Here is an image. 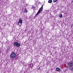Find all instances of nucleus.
I'll return each mask as SVG.
<instances>
[{
	"label": "nucleus",
	"mask_w": 73,
	"mask_h": 73,
	"mask_svg": "<svg viewBox=\"0 0 73 73\" xmlns=\"http://www.w3.org/2000/svg\"><path fill=\"white\" fill-rule=\"evenodd\" d=\"M16 53L14 52H13L10 55V58H15V57H16Z\"/></svg>",
	"instance_id": "obj_1"
},
{
	"label": "nucleus",
	"mask_w": 73,
	"mask_h": 73,
	"mask_svg": "<svg viewBox=\"0 0 73 73\" xmlns=\"http://www.w3.org/2000/svg\"><path fill=\"white\" fill-rule=\"evenodd\" d=\"M13 45L14 46H16L17 47H19V46H20V44L19 43L17 42H15L13 43Z\"/></svg>",
	"instance_id": "obj_2"
},
{
	"label": "nucleus",
	"mask_w": 73,
	"mask_h": 73,
	"mask_svg": "<svg viewBox=\"0 0 73 73\" xmlns=\"http://www.w3.org/2000/svg\"><path fill=\"white\" fill-rule=\"evenodd\" d=\"M43 9V6H42V5L41 7L39 9V10L38 11V12L37 13H38V15H39V13H40V12H42V11Z\"/></svg>",
	"instance_id": "obj_3"
},
{
	"label": "nucleus",
	"mask_w": 73,
	"mask_h": 73,
	"mask_svg": "<svg viewBox=\"0 0 73 73\" xmlns=\"http://www.w3.org/2000/svg\"><path fill=\"white\" fill-rule=\"evenodd\" d=\"M68 66L69 67H72L73 66V62H69L68 64Z\"/></svg>",
	"instance_id": "obj_4"
},
{
	"label": "nucleus",
	"mask_w": 73,
	"mask_h": 73,
	"mask_svg": "<svg viewBox=\"0 0 73 73\" xmlns=\"http://www.w3.org/2000/svg\"><path fill=\"white\" fill-rule=\"evenodd\" d=\"M18 22H19V23H20L21 24L22 23V20H21V19H20Z\"/></svg>",
	"instance_id": "obj_5"
},
{
	"label": "nucleus",
	"mask_w": 73,
	"mask_h": 73,
	"mask_svg": "<svg viewBox=\"0 0 73 73\" xmlns=\"http://www.w3.org/2000/svg\"><path fill=\"white\" fill-rule=\"evenodd\" d=\"M56 69L57 72H60V69L58 67L56 68Z\"/></svg>",
	"instance_id": "obj_6"
},
{
	"label": "nucleus",
	"mask_w": 73,
	"mask_h": 73,
	"mask_svg": "<svg viewBox=\"0 0 73 73\" xmlns=\"http://www.w3.org/2000/svg\"><path fill=\"white\" fill-rule=\"evenodd\" d=\"M24 11L25 12V13H27V12H28L27 10V9H24Z\"/></svg>",
	"instance_id": "obj_7"
},
{
	"label": "nucleus",
	"mask_w": 73,
	"mask_h": 73,
	"mask_svg": "<svg viewBox=\"0 0 73 73\" xmlns=\"http://www.w3.org/2000/svg\"><path fill=\"white\" fill-rule=\"evenodd\" d=\"M52 0H49L48 1V3H52Z\"/></svg>",
	"instance_id": "obj_8"
},
{
	"label": "nucleus",
	"mask_w": 73,
	"mask_h": 73,
	"mask_svg": "<svg viewBox=\"0 0 73 73\" xmlns=\"http://www.w3.org/2000/svg\"><path fill=\"white\" fill-rule=\"evenodd\" d=\"M38 14L37 13L36 14L35 16V17H37V16H38Z\"/></svg>",
	"instance_id": "obj_9"
},
{
	"label": "nucleus",
	"mask_w": 73,
	"mask_h": 73,
	"mask_svg": "<svg viewBox=\"0 0 73 73\" xmlns=\"http://www.w3.org/2000/svg\"><path fill=\"white\" fill-rule=\"evenodd\" d=\"M57 1V0H54L53 2H54V3H56V2Z\"/></svg>",
	"instance_id": "obj_10"
},
{
	"label": "nucleus",
	"mask_w": 73,
	"mask_h": 73,
	"mask_svg": "<svg viewBox=\"0 0 73 73\" xmlns=\"http://www.w3.org/2000/svg\"><path fill=\"white\" fill-rule=\"evenodd\" d=\"M59 17H62V14L60 15H59Z\"/></svg>",
	"instance_id": "obj_11"
},
{
	"label": "nucleus",
	"mask_w": 73,
	"mask_h": 73,
	"mask_svg": "<svg viewBox=\"0 0 73 73\" xmlns=\"http://www.w3.org/2000/svg\"><path fill=\"white\" fill-rule=\"evenodd\" d=\"M35 8V7L34 6H32V9H33V8Z\"/></svg>",
	"instance_id": "obj_12"
},
{
	"label": "nucleus",
	"mask_w": 73,
	"mask_h": 73,
	"mask_svg": "<svg viewBox=\"0 0 73 73\" xmlns=\"http://www.w3.org/2000/svg\"><path fill=\"white\" fill-rule=\"evenodd\" d=\"M71 70H72V71L73 70V68H72L71 69Z\"/></svg>",
	"instance_id": "obj_13"
},
{
	"label": "nucleus",
	"mask_w": 73,
	"mask_h": 73,
	"mask_svg": "<svg viewBox=\"0 0 73 73\" xmlns=\"http://www.w3.org/2000/svg\"><path fill=\"white\" fill-rule=\"evenodd\" d=\"M19 23H19V22H18V24H17V25H19Z\"/></svg>",
	"instance_id": "obj_14"
},
{
	"label": "nucleus",
	"mask_w": 73,
	"mask_h": 73,
	"mask_svg": "<svg viewBox=\"0 0 73 73\" xmlns=\"http://www.w3.org/2000/svg\"><path fill=\"white\" fill-rule=\"evenodd\" d=\"M40 67H39V68H38V70H40Z\"/></svg>",
	"instance_id": "obj_15"
}]
</instances>
